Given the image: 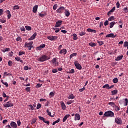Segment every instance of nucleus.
I'll use <instances>...</instances> for the list:
<instances>
[{"mask_svg":"<svg viewBox=\"0 0 128 128\" xmlns=\"http://www.w3.org/2000/svg\"><path fill=\"white\" fill-rule=\"evenodd\" d=\"M78 54L76 53H72V54H71L70 56V60L71 58H74V56H76Z\"/></svg>","mask_w":128,"mask_h":128,"instance_id":"a878e982","label":"nucleus"},{"mask_svg":"<svg viewBox=\"0 0 128 128\" xmlns=\"http://www.w3.org/2000/svg\"><path fill=\"white\" fill-rule=\"evenodd\" d=\"M2 96H3V98H6L8 96H6V93L4 92H2Z\"/></svg>","mask_w":128,"mask_h":128,"instance_id":"bf43d9fd","label":"nucleus"},{"mask_svg":"<svg viewBox=\"0 0 128 128\" xmlns=\"http://www.w3.org/2000/svg\"><path fill=\"white\" fill-rule=\"evenodd\" d=\"M116 8H120V2H118V1L116 2Z\"/></svg>","mask_w":128,"mask_h":128,"instance_id":"338daca9","label":"nucleus"},{"mask_svg":"<svg viewBox=\"0 0 128 128\" xmlns=\"http://www.w3.org/2000/svg\"><path fill=\"white\" fill-rule=\"evenodd\" d=\"M124 12H125L126 13L128 12V7H126L123 9Z\"/></svg>","mask_w":128,"mask_h":128,"instance_id":"3c124183","label":"nucleus"},{"mask_svg":"<svg viewBox=\"0 0 128 128\" xmlns=\"http://www.w3.org/2000/svg\"><path fill=\"white\" fill-rule=\"evenodd\" d=\"M89 46H96V44L92 42H90V43L88 44Z\"/></svg>","mask_w":128,"mask_h":128,"instance_id":"7c9ffc66","label":"nucleus"},{"mask_svg":"<svg viewBox=\"0 0 128 128\" xmlns=\"http://www.w3.org/2000/svg\"><path fill=\"white\" fill-rule=\"evenodd\" d=\"M112 96H114L118 94V90H115L111 92Z\"/></svg>","mask_w":128,"mask_h":128,"instance_id":"b1692460","label":"nucleus"},{"mask_svg":"<svg viewBox=\"0 0 128 128\" xmlns=\"http://www.w3.org/2000/svg\"><path fill=\"white\" fill-rule=\"evenodd\" d=\"M74 98H76V96H74V94H71L68 96V100H70V99L74 100Z\"/></svg>","mask_w":128,"mask_h":128,"instance_id":"4be33fe9","label":"nucleus"},{"mask_svg":"<svg viewBox=\"0 0 128 128\" xmlns=\"http://www.w3.org/2000/svg\"><path fill=\"white\" fill-rule=\"evenodd\" d=\"M0 22H2V24H4L6 20L4 18L0 19Z\"/></svg>","mask_w":128,"mask_h":128,"instance_id":"a18cd8bd","label":"nucleus"},{"mask_svg":"<svg viewBox=\"0 0 128 128\" xmlns=\"http://www.w3.org/2000/svg\"><path fill=\"white\" fill-rule=\"evenodd\" d=\"M19 8L18 6H14L13 8V10H18Z\"/></svg>","mask_w":128,"mask_h":128,"instance_id":"864d4df0","label":"nucleus"},{"mask_svg":"<svg viewBox=\"0 0 128 128\" xmlns=\"http://www.w3.org/2000/svg\"><path fill=\"white\" fill-rule=\"evenodd\" d=\"M40 46L41 48H46V44H42L40 45Z\"/></svg>","mask_w":128,"mask_h":128,"instance_id":"e2e57ef3","label":"nucleus"},{"mask_svg":"<svg viewBox=\"0 0 128 128\" xmlns=\"http://www.w3.org/2000/svg\"><path fill=\"white\" fill-rule=\"evenodd\" d=\"M115 122L118 124H120L122 123V119L120 118H116Z\"/></svg>","mask_w":128,"mask_h":128,"instance_id":"9d476101","label":"nucleus"},{"mask_svg":"<svg viewBox=\"0 0 128 128\" xmlns=\"http://www.w3.org/2000/svg\"><path fill=\"white\" fill-rule=\"evenodd\" d=\"M116 34L114 35V34L111 33L110 34H108L106 35V38H116Z\"/></svg>","mask_w":128,"mask_h":128,"instance_id":"9b49d317","label":"nucleus"},{"mask_svg":"<svg viewBox=\"0 0 128 128\" xmlns=\"http://www.w3.org/2000/svg\"><path fill=\"white\" fill-rule=\"evenodd\" d=\"M22 122H20V120H18L17 121V124L18 126H20Z\"/></svg>","mask_w":128,"mask_h":128,"instance_id":"0e129e2a","label":"nucleus"},{"mask_svg":"<svg viewBox=\"0 0 128 128\" xmlns=\"http://www.w3.org/2000/svg\"><path fill=\"white\" fill-rule=\"evenodd\" d=\"M46 112L48 113V116H52V118H54V115L52 116V113L50 112L48 110H46Z\"/></svg>","mask_w":128,"mask_h":128,"instance_id":"473e14b6","label":"nucleus"},{"mask_svg":"<svg viewBox=\"0 0 128 128\" xmlns=\"http://www.w3.org/2000/svg\"><path fill=\"white\" fill-rule=\"evenodd\" d=\"M25 28L26 30H32V27H30V26H25Z\"/></svg>","mask_w":128,"mask_h":128,"instance_id":"f704fd0d","label":"nucleus"},{"mask_svg":"<svg viewBox=\"0 0 128 128\" xmlns=\"http://www.w3.org/2000/svg\"><path fill=\"white\" fill-rule=\"evenodd\" d=\"M108 104H109V106H112V108H114L116 106V104H114V102H110Z\"/></svg>","mask_w":128,"mask_h":128,"instance_id":"393cba45","label":"nucleus"},{"mask_svg":"<svg viewBox=\"0 0 128 128\" xmlns=\"http://www.w3.org/2000/svg\"><path fill=\"white\" fill-rule=\"evenodd\" d=\"M36 32H35L33 35L28 38V40H34L36 38Z\"/></svg>","mask_w":128,"mask_h":128,"instance_id":"4468645a","label":"nucleus"},{"mask_svg":"<svg viewBox=\"0 0 128 128\" xmlns=\"http://www.w3.org/2000/svg\"><path fill=\"white\" fill-rule=\"evenodd\" d=\"M56 8H58V5L56 4L53 6V10H56Z\"/></svg>","mask_w":128,"mask_h":128,"instance_id":"5fc2aeb1","label":"nucleus"},{"mask_svg":"<svg viewBox=\"0 0 128 128\" xmlns=\"http://www.w3.org/2000/svg\"><path fill=\"white\" fill-rule=\"evenodd\" d=\"M16 42H22V38L20 36H18L16 38Z\"/></svg>","mask_w":128,"mask_h":128,"instance_id":"c9c22d12","label":"nucleus"},{"mask_svg":"<svg viewBox=\"0 0 128 128\" xmlns=\"http://www.w3.org/2000/svg\"><path fill=\"white\" fill-rule=\"evenodd\" d=\"M128 41H126L124 42V48H128Z\"/></svg>","mask_w":128,"mask_h":128,"instance_id":"de8ad7c7","label":"nucleus"},{"mask_svg":"<svg viewBox=\"0 0 128 128\" xmlns=\"http://www.w3.org/2000/svg\"><path fill=\"white\" fill-rule=\"evenodd\" d=\"M112 82L114 84H116L118 82V78H115L113 79Z\"/></svg>","mask_w":128,"mask_h":128,"instance_id":"2f4dec72","label":"nucleus"},{"mask_svg":"<svg viewBox=\"0 0 128 128\" xmlns=\"http://www.w3.org/2000/svg\"><path fill=\"white\" fill-rule=\"evenodd\" d=\"M67 74H74V69H72L69 72H66Z\"/></svg>","mask_w":128,"mask_h":128,"instance_id":"e433bc0d","label":"nucleus"},{"mask_svg":"<svg viewBox=\"0 0 128 128\" xmlns=\"http://www.w3.org/2000/svg\"><path fill=\"white\" fill-rule=\"evenodd\" d=\"M36 118H33L31 122L32 124H36Z\"/></svg>","mask_w":128,"mask_h":128,"instance_id":"4c0bfd02","label":"nucleus"},{"mask_svg":"<svg viewBox=\"0 0 128 128\" xmlns=\"http://www.w3.org/2000/svg\"><path fill=\"white\" fill-rule=\"evenodd\" d=\"M4 108H11L14 106V104L12 102L11 100H10L6 102V104H3Z\"/></svg>","mask_w":128,"mask_h":128,"instance_id":"20e7f679","label":"nucleus"},{"mask_svg":"<svg viewBox=\"0 0 128 128\" xmlns=\"http://www.w3.org/2000/svg\"><path fill=\"white\" fill-rule=\"evenodd\" d=\"M70 118V114H66L63 118L62 122H64L66 120H68V118Z\"/></svg>","mask_w":128,"mask_h":128,"instance_id":"6ab92c4d","label":"nucleus"},{"mask_svg":"<svg viewBox=\"0 0 128 128\" xmlns=\"http://www.w3.org/2000/svg\"><path fill=\"white\" fill-rule=\"evenodd\" d=\"M52 72H53V74H56V72H58V69H53L52 70Z\"/></svg>","mask_w":128,"mask_h":128,"instance_id":"4d7b16f0","label":"nucleus"},{"mask_svg":"<svg viewBox=\"0 0 128 128\" xmlns=\"http://www.w3.org/2000/svg\"><path fill=\"white\" fill-rule=\"evenodd\" d=\"M84 34H86V32H80L79 34V36H84Z\"/></svg>","mask_w":128,"mask_h":128,"instance_id":"09e8293b","label":"nucleus"},{"mask_svg":"<svg viewBox=\"0 0 128 128\" xmlns=\"http://www.w3.org/2000/svg\"><path fill=\"white\" fill-rule=\"evenodd\" d=\"M66 52H67L66 49L64 48L60 50V52H59V54H66Z\"/></svg>","mask_w":128,"mask_h":128,"instance_id":"f8f14e48","label":"nucleus"},{"mask_svg":"<svg viewBox=\"0 0 128 128\" xmlns=\"http://www.w3.org/2000/svg\"><path fill=\"white\" fill-rule=\"evenodd\" d=\"M84 90H86V88L84 86L82 88H80L79 90V92H84Z\"/></svg>","mask_w":128,"mask_h":128,"instance_id":"c03bdc74","label":"nucleus"},{"mask_svg":"<svg viewBox=\"0 0 128 128\" xmlns=\"http://www.w3.org/2000/svg\"><path fill=\"white\" fill-rule=\"evenodd\" d=\"M114 113L112 110H108L104 112V116H106V118H112L114 116Z\"/></svg>","mask_w":128,"mask_h":128,"instance_id":"f03ea898","label":"nucleus"},{"mask_svg":"<svg viewBox=\"0 0 128 128\" xmlns=\"http://www.w3.org/2000/svg\"><path fill=\"white\" fill-rule=\"evenodd\" d=\"M80 120V116L78 114H76L74 120Z\"/></svg>","mask_w":128,"mask_h":128,"instance_id":"ddd939ff","label":"nucleus"},{"mask_svg":"<svg viewBox=\"0 0 128 128\" xmlns=\"http://www.w3.org/2000/svg\"><path fill=\"white\" fill-rule=\"evenodd\" d=\"M11 126H12V128H18V125L16 124V123L14 122H12L10 124Z\"/></svg>","mask_w":128,"mask_h":128,"instance_id":"2eb2a0df","label":"nucleus"},{"mask_svg":"<svg viewBox=\"0 0 128 128\" xmlns=\"http://www.w3.org/2000/svg\"><path fill=\"white\" fill-rule=\"evenodd\" d=\"M116 22H110V28H112L114 27V26Z\"/></svg>","mask_w":128,"mask_h":128,"instance_id":"bb28decb","label":"nucleus"},{"mask_svg":"<svg viewBox=\"0 0 128 128\" xmlns=\"http://www.w3.org/2000/svg\"><path fill=\"white\" fill-rule=\"evenodd\" d=\"M60 104H61L62 110H66V104H64V102H61Z\"/></svg>","mask_w":128,"mask_h":128,"instance_id":"dca6fc26","label":"nucleus"},{"mask_svg":"<svg viewBox=\"0 0 128 128\" xmlns=\"http://www.w3.org/2000/svg\"><path fill=\"white\" fill-rule=\"evenodd\" d=\"M108 20H106L104 22V26H108Z\"/></svg>","mask_w":128,"mask_h":128,"instance_id":"6e6d98bb","label":"nucleus"},{"mask_svg":"<svg viewBox=\"0 0 128 128\" xmlns=\"http://www.w3.org/2000/svg\"><path fill=\"white\" fill-rule=\"evenodd\" d=\"M42 86V84H37V85L36 86V88H40V86Z\"/></svg>","mask_w":128,"mask_h":128,"instance_id":"69168bd1","label":"nucleus"},{"mask_svg":"<svg viewBox=\"0 0 128 128\" xmlns=\"http://www.w3.org/2000/svg\"><path fill=\"white\" fill-rule=\"evenodd\" d=\"M64 11H65L66 16H67V18L70 16V10H68L65 9Z\"/></svg>","mask_w":128,"mask_h":128,"instance_id":"f3484780","label":"nucleus"},{"mask_svg":"<svg viewBox=\"0 0 128 128\" xmlns=\"http://www.w3.org/2000/svg\"><path fill=\"white\" fill-rule=\"evenodd\" d=\"M48 40H58V36H47Z\"/></svg>","mask_w":128,"mask_h":128,"instance_id":"6e6552de","label":"nucleus"},{"mask_svg":"<svg viewBox=\"0 0 128 128\" xmlns=\"http://www.w3.org/2000/svg\"><path fill=\"white\" fill-rule=\"evenodd\" d=\"M116 10V7H113L110 10V12H114Z\"/></svg>","mask_w":128,"mask_h":128,"instance_id":"13d9d810","label":"nucleus"},{"mask_svg":"<svg viewBox=\"0 0 128 128\" xmlns=\"http://www.w3.org/2000/svg\"><path fill=\"white\" fill-rule=\"evenodd\" d=\"M38 5H36V6L33 8V10H32L33 12H34V14H36V12H38Z\"/></svg>","mask_w":128,"mask_h":128,"instance_id":"a211bd4d","label":"nucleus"},{"mask_svg":"<svg viewBox=\"0 0 128 128\" xmlns=\"http://www.w3.org/2000/svg\"><path fill=\"white\" fill-rule=\"evenodd\" d=\"M26 90L28 92H30V87H27L26 88Z\"/></svg>","mask_w":128,"mask_h":128,"instance_id":"8fccbe9b","label":"nucleus"},{"mask_svg":"<svg viewBox=\"0 0 128 128\" xmlns=\"http://www.w3.org/2000/svg\"><path fill=\"white\" fill-rule=\"evenodd\" d=\"M38 118H39V120H42V122H44L45 124H46L48 126L50 124V122L46 121V118H44V117L39 116Z\"/></svg>","mask_w":128,"mask_h":128,"instance_id":"0eeeda50","label":"nucleus"},{"mask_svg":"<svg viewBox=\"0 0 128 128\" xmlns=\"http://www.w3.org/2000/svg\"><path fill=\"white\" fill-rule=\"evenodd\" d=\"M16 60H17V62H22V64H24V60H21L20 57H16L15 58Z\"/></svg>","mask_w":128,"mask_h":128,"instance_id":"412c9836","label":"nucleus"},{"mask_svg":"<svg viewBox=\"0 0 128 128\" xmlns=\"http://www.w3.org/2000/svg\"><path fill=\"white\" fill-rule=\"evenodd\" d=\"M122 58H124V56H117V58L115 59V60L118 61L120 60H122Z\"/></svg>","mask_w":128,"mask_h":128,"instance_id":"aec40b11","label":"nucleus"},{"mask_svg":"<svg viewBox=\"0 0 128 128\" xmlns=\"http://www.w3.org/2000/svg\"><path fill=\"white\" fill-rule=\"evenodd\" d=\"M114 16H110V18H108V20H109V21L114 20Z\"/></svg>","mask_w":128,"mask_h":128,"instance_id":"603ef678","label":"nucleus"},{"mask_svg":"<svg viewBox=\"0 0 128 128\" xmlns=\"http://www.w3.org/2000/svg\"><path fill=\"white\" fill-rule=\"evenodd\" d=\"M38 16H40L41 18H44V16H46V12H44V14L39 13Z\"/></svg>","mask_w":128,"mask_h":128,"instance_id":"c85d7f7f","label":"nucleus"},{"mask_svg":"<svg viewBox=\"0 0 128 128\" xmlns=\"http://www.w3.org/2000/svg\"><path fill=\"white\" fill-rule=\"evenodd\" d=\"M8 65L9 66H12V60H9L8 62Z\"/></svg>","mask_w":128,"mask_h":128,"instance_id":"58836bf2","label":"nucleus"},{"mask_svg":"<svg viewBox=\"0 0 128 128\" xmlns=\"http://www.w3.org/2000/svg\"><path fill=\"white\" fill-rule=\"evenodd\" d=\"M74 102V100H70L66 102V104H72Z\"/></svg>","mask_w":128,"mask_h":128,"instance_id":"a19ab883","label":"nucleus"},{"mask_svg":"<svg viewBox=\"0 0 128 128\" xmlns=\"http://www.w3.org/2000/svg\"><path fill=\"white\" fill-rule=\"evenodd\" d=\"M50 58V56H46V55H42L40 58L37 59L38 62H46Z\"/></svg>","mask_w":128,"mask_h":128,"instance_id":"f257e3e1","label":"nucleus"},{"mask_svg":"<svg viewBox=\"0 0 128 128\" xmlns=\"http://www.w3.org/2000/svg\"><path fill=\"white\" fill-rule=\"evenodd\" d=\"M125 104H124V106H128V98H125Z\"/></svg>","mask_w":128,"mask_h":128,"instance_id":"052dcab7","label":"nucleus"},{"mask_svg":"<svg viewBox=\"0 0 128 128\" xmlns=\"http://www.w3.org/2000/svg\"><path fill=\"white\" fill-rule=\"evenodd\" d=\"M42 108V104H37L36 109L39 110V108Z\"/></svg>","mask_w":128,"mask_h":128,"instance_id":"37998d69","label":"nucleus"},{"mask_svg":"<svg viewBox=\"0 0 128 128\" xmlns=\"http://www.w3.org/2000/svg\"><path fill=\"white\" fill-rule=\"evenodd\" d=\"M110 85L108 84H106L103 86V88H107V90H109Z\"/></svg>","mask_w":128,"mask_h":128,"instance_id":"c756f323","label":"nucleus"},{"mask_svg":"<svg viewBox=\"0 0 128 128\" xmlns=\"http://www.w3.org/2000/svg\"><path fill=\"white\" fill-rule=\"evenodd\" d=\"M74 38H73V40H78V38L76 34H73Z\"/></svg>","mask_w":128,"mask_h":128,"instance_id":"79ce46f5","label":"nucleus"},{"mask_svg":"<svg viewBox=\"0 0 128 128\" xmlns=\"http://www.w3.org/2000/svg\"><path fill=\"white\" fill-rule=\"evenodd\" d=\"M114 108H115V110L116 112H118V110H120V107H118V106H115L114 107Z\"/></svg>","mask_w":128,"mask_h":128,"instance_id":"72a5a7b5","label":"nucleus"},{"mask_svg":"<svg viewBox=\"0 0 128 128\" xmlns=\"http://www.w3.org/2000/svg\"><path fill=\"white\" fill-rule=\"evenodd\" d=\"M22 54H26V52H24V51L19 52L18 56H22Z\"/></svg>","mask_w":128,"mask_h":128,"instance_id":"ea45409f","label":"nucleus"},{"mask_svg":"<svg viewBox=\"0 0 128 128\" xmlns=\"http://www.w3.org/2000/svg\"><path fill=\"white\" fill-rule=\"evenodd\" d=\"M52 62L54 66L58 65V64H56V58H54L52 60Z\"/></svg>","mask_w":128,"mask_h":128,"instance_id":"5701e85b","label":"nucleus"},{"mask_svg":"<svg viewBox=\"0 0 128 128\" xmlns=\"http://www.w3.org/2000/svg\"><path fill=\"white\" fill-rule=\"evenodd\" d=\"M62 20H59L57 22H56V24H55V28H58L62 26Z\"/></svg>","mask_w":128,"mask_h":128,"instance_id":"1a4fd4ad","label":"nucleus"},{"mask_svg":"<svg viewBox=\"0 0 128 128\" xmlns=\"http://www.w3.org/2000/svg\"><path fill=\"white\" fill-rule=\"evenodd\" d=\"M34 44V42L32 41H31L29 42H26L24 44V46L25 48H28V50H32V48H33L32 44Z\"/></svg>","mask_w":128,"mask_h":128,"instance_id":"7ed1b4c3","label":"nucleus"},{"mask_svg":"<svg viewBox=\"0 0 128 128\" xmlns=\"http://www.w3.org/2000/svg\"><path fill=\"white\" fill-rule=\"evenodd\" d=\"M64 6H61L59 8H58L56 12L58 14H62L64 10Z\"/></svg>","mask_w":128,"mask_h":128,"instance_id":"423d86ee","label":"nucleus"},{"mask_svg":"<svg viewBox=\"0 0 128 128\" xmlns=\"http://www.w3.org/2000/svg\"><path fill=\"white\" fill-rule=\"evenodd\" d=\"M98 44H99V46H102V44H104V42H102V41H98Z\"/></svg>","mask_w":128,"mask_h":128,"instance_id":"49530a36","label":"nucleus"},{"mask_svg":"<svg viewBox=\"0 0 128 128\" xmlns=\"http://www.w3.org/2000/svg\"><path fill=\"white\" fill-rule=\"evenodd\" d=\"M60 30H62L61 28H56V30H55V32H60Z\"/></svg>","mask_w":128,"mask_h":128,"instance_id":"680f3d73","label":"nucleus"},{"mask_svg":"<svg viewBox=\"0 0 128 128\" xmlns=\"http://www.w3.org/2000/svg\"><path fill=\"white\" fill-rule=\"evenodd\" d=\"M7 14H8V18L10 20V16H12V14H10V10H7Z\"/></svg>","mask_w":128,"mask_h":128,"instance_id":"cd10ccee","label":"nucleus"},{"mask_svg":"<svg viewBox=\"0 0 128 128\" xmlns=\"http://www.w3.org/2000/svg\"><path fill=\"white\" fill-rule=\"evenodd\" d=\"M74 64L77 70H82V65H80V64L78 61H75Z\"/></svg>","mask_w":128,"mask_h":128,"instance_id":"39448f33","label":"nucleus"},{"mask_svg":"<svg viewBox=\"0 0 128 128\" xmlns=\"http://www.w3.org/2000/svg\"><path fill=\"white\" fill-rule=\"evenodd\" d=\"M50 96H54V93L52 92H51L50 94Z\"/></svg>","mask_w":128,"mask_h":128,"instance_id":"774afa93","label":"nucleus"}]
</instances>
